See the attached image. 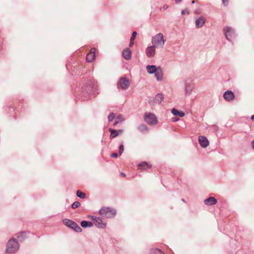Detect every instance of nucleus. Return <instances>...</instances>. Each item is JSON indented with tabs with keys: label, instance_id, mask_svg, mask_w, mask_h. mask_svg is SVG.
Listing matches in <instances>:
<instances>
[{
	"label": "nucleus",
	"instance_id": "35",
	"mask_svg": "<svg viewBox=\"0 0 254 254\" xmlns=\"http://www.w3.org/2000/svg\"><path fill=\"white\" fill-rule=\"evenodd\" d=\"M117 119L119 120V121H122V116H118Z\"/></svg>",
	"mask_w": 254,
	"mask_h": 254
},
{
	"label": "nucleus",
	"instance_id": "19",
	"mask_svg": "<svg viewBox=\"0 0 254 254\" xmlns=\"http://www.w3.org/2000/svg\"><path fill=\"white\" fill-rule=\"evenodd\" d=\"M172 114L176 116L182 117L184 116V113L182 111H179L175 109H173L172 110Z\"/></svg>",
	"mask_w": 254,
	"mask_h": 254
},
{
	"label": "nucleus",
	"instance_id": "26",
	"mask_svg": "<svg viewBox=\"0 0 254 254\" xmlns=\"http://www.w3.org/2000/svg\"><path fill=\"white\" fill-rule=\"evenodd\" d=\"M25 233H22L20 234H18V240L19 241H22L23 240V238L25 237Z\"/></svg>",
	"mask_w": 254,
	"mask_h": 254
},
{
	"label": "nucleus",
	"instance_id": "15",
	"mask_svg": "<svg viewBox=\"0 0 254 254\" xmlns=\"http://www.w3.org/2000/svg\"><path fill=\"white\" fill-rule=\"evenodd\" d=\"M146 69L148 72L149 73H153L158 69L155 65H148L146 67Z\"/></svg>",
	"mask_w": 254,
	"mask_h": 254
},
{
	"label": "nucleus",
	"instance_id": "40",
	"mask_svg": "<svg viewBox=\"0 0 254 254\" xmlns=\"http://www.w3.org/2000/svg\"><path fill=\"white\" fill-rule=\"evenodd\" d=\"M191 3H194V1H193H193H192Z\"/></svg>",
	"mask_w": 254,
	"mask_h": 254
},
{
	"label": "nucleus",
	"instance_id": "5",
	"mask_svg": "<svg viewBox=\"0 0 254 254\" xmlns=\"http://www.w3.org/2000/svg\"><path fill=\"white\" fill-rule=\"evenodd\" d=\"M64 224L72 228L77 232H80L82 231L81 228L75 222L69 219H64L63 220Z\"/></svg>",
	"mask_w": 254,
	"mask_h": 254
},
{
	"label": "nucleus",
	"instance_id": "1",
	"mask_svg": "<svg viewBox=\"0 0 254 254\" xmlns=\"http://www.w3.org/2000/svg\"><path fill=\"white\" fill-rule=\"evenodd\" d=\"M19 248L17 242L14 239H10L7 243L6 252L7 253H13L18 250Z\"/></svg>",
	"mask_w": 254,
	"mask_h": 254
},
{
	"label": "nucleus",
	"instance_id": "7",
	"mask_svg": "<svg viewBox=\"0 0 254 254\" xmlns=\"http://www.w3.org/2000/svg\"><path fill=\"white\" fill-rule=\"evenodd\" d=\"M96 51V49L93 48L91 49L90 52L87 54L86 56V60L88 62H92L94 60Z\"/></svg>",
	"mask_w": 254,
	"mask_h": 254
},
{
	"label": "nucleus",
	"instance_id": "27",
	"mask_svg": "<svg viewBox=\"0 0 254 254\" xmlns=\"http://www.w3.org/2000/svg\"><path fill=\"white\" fill-rule=\"evenodd\" d=\"M115 117L114 114L112 113L108 116V120L109 121H112Z\"/></svg>",
	"mask_w": 254,
	"mask_h": 254
},
{
	"label": "nucleus",
	"instance_id": "38",
	"mask_svg": "<svg viewBox=\"0 0 254 254\" xmlns=\"http://www.w3.org/2000/svg\"><path fill=\"white\" fill-rule=\"evenodd\" d=\"M253 147L254 148V140L252 142Z\"/></svg>",
	"mask_w": 254,
	"mask_h": 254
},
{
	"label": "nucleus",
	"instance_id": "9",
	"mask_svg": "<svg viewBox=\"0 0 254 254\" xmlns=\"http://www.w3.org/2000/svg\"><path fill=\"white\" fill-rule=\"evenodd\" d=\"M95 221V225L98 228H104L106 227V224L103 222L102 219L100 217H95L93 218Z\"/></svg>",
	"mask_w": 254,
	"mask_h": 254
},
{
	"label": "nucleus",
	"instance_id": "32",
	"mask_svg": "<svg viewBox=\"0 0 254 254\" xmlns=\"http://www.w3.org/2000/svg\"><path fill=\"white\" fill-rule=\"evenodd\" d=\"M2 41L0 40V50L2 49Z\"/></svg>",
	"mask_w": 254,
	"mask_h": 254
},
{
	"label": "nucleus",
	"instance_id": "24",
	"mask_svg": "<svg viewBox=\"0 0 254 254\" xmlns=\"http://www.w3.org/2000/svg\"><path fill=\"white\" fill-rule=\"evenodd\" d=\"M110 132H111V135H110L111 138H114L118 135V131L116 130L110 129Z\"/></svg>",
	"mask_w": 254,
	"mask_h": 254
},
{
	"label": "nucleus",
	"instance_id": "6",
	"mask_svg": "<svg viewBox=\"0 0 254 254\" xmlns=\"http://www.w3.org/2000/svg\"><path fill=\"white\" fill-rule=\"evenodd\" d=\"M224 32L226 36V38L228 40H231L235 36V33L230 27H225L224 29Z\"/></svg>",
	"mask_w": 254,
	"mask_h": 254
},
{
	"label": "nucleus",
	"instance_id": "37",
	"mask_svg": "<svg viewBox=\"0 0 254 254\" xmlns=\"http://www.w3.org/2000/svg\"><path fill=\"white\" fill-rule=\"evenodd\" d=\"M251 119L254 122V115L251 117Z\"/></svg>",
	"mask_w": 254,
	"mask_h": 254
},
{
	"label": "nucleus",
	"instance_id": "17",
	"mask_svg": "<svg viewBox=\"0 0 254 254\" xmlns=\"http://www.w3.org/2000/svg\"><path fill=\"white\" fill-rule=\"evenodd\" d=\"M204 18L203 17H201L196 21V26L197 27H200L204 24Z\"/></svg>",
	"mask_w": 254,
	"mask_h": 254
},
{
	"label": "nucleus",
	"instance_id": "31",
	"mask_svg": "<svg viewBox=\"0 0 254 254\" xmlns=\"http://www.w3.org/2000/svg\"><path fill=\"white\" fill-rule=\"evenodd\" d=\"M133 41L134 40H131V39L130 40L129 47H132L133 46Z\"/></svg>",
	"mask_w": 254,
	"mask_h": 254
},
{
	"label": "nucleus",
	"instance_id": "14",
	"mask_svg": "<svg viewBox=\"0 0 254 254\" xmlns=\"http://www.w3.org/2000/svg\"><path fill=\"white\" fill-rule=\"evenodd\" d=\"M155 50L154 46H150L146 49V55L148 57H152L154 55Z\"/></svg>",
	"mask_w": 254,
	"mask_h": 254
},
{
	"label": "nucleus",
	"instance_id": "28",
	"mask_svg": "<svg viewBox=\"0 0 254 254\" xmlns=\"http://www.w3.org/2000/svg\"><path fill=\"white\" fill-rule=\"evenodd\" d=\"M124 146L123 145H121L120 147H119V153L120 155H121L123 151H124Z\"/></svg>",
	"mask_w": 254,
	"mask_h": 254
},
{
	"label": "nucleus",
	"instance_id": "10",
	"mask_svg": "<svg viewBox=\"0 0 254 254\" xmlns=\"http://www.w3.org/2000/svg\"><path fill=\"white\" fill-rule=\"evenodd\" d=\"M198 141L201 146L203 148L206 147L209 144V142L205 136H200L198 138Z\"/></svg>",
	"mask_w": 254,
	"mask_h": 254
},
{
	"label": "nucleus",
	"instance_id": "3",
	"mask_svg": "<svg viewBox=\"0 0 254 254\" xmlns=\"http://www.w3.org/2000/svg\"><path fill=\"white\" fill-rule=\"evenodd\" d=\"M152 43L154 46L161 47L164 44V40L163 34L159 33L157 34L152 39Z\"/></svg>",
	"mask_w": 254,
	"mask_h": 254
},
{
	"label": "nucleus",
	"instance_id": "21",
	"mask_svg": "<svg viewBox=\"0 0 254 254\" xmlns=\"http://www.w3.org/2000/svg\"><path fill=\"white\" fill-rule=\"evenodd\" d=\"M152 254H165L164 252L158 249H153L151 250Z\"/></svg>",
	"mask_w": 254,
	"mask_h": 254
},
{
	"label": "nucleus",
	"instance_id": "8",
	"mask_svg": "<svg viewBox=\"0 0 254 254\" xmlns=\"http://www.w3.org/2000/svg\"><path fill=\"white\" fill-rule=\"evenodd\" d=\"M129 85V81L125 78H122L120 80L118 86L122 89L127 88Z\"/></svg>",
	"mask_w": 254,
	"mask_h": 254
},
{
	"label": "nucleus",
	"instance_id": "23",
	"mask_svg": "<svg viewBox=\"0 0 254 254\" xmlns=\"http://www.w3.org/2000/svg\"><path fill=\"white\" fill-rule=\"evenodd\" d=\"M163 99V96L161 94H157L155 98V101L157 102H161Z\"/></svg>",
	"mask_w": 254,
	"mask_h": 254
},
{
	"label": "nucleus",
	"instance_id": "29",
	"mask_svg": "<svg viewBox=\"0 0 254 254\" xmlns=\"http://www.w3.org/2000/svg\"><path fill=\"white\" fill-rule=\"evenodd\" d=\"M136 35H137L136 32L134 31L132 33V36H131L130 39H131V40H134L135 38L136 37Z\"/></svg>",
	"mask_w": 254,
	"mask_h": 254
},
{
	"label": "nucleus",
	"instance_id": "36",
	"mask_svg": "<svg viewBox=\"0 0 254 254\" xmlns=\"http://www.w3.org/2000/svg\"><path fill=\"white\" fill-rule=\"evenodd\" d=\"M121 175L122 176H123V177H125L126 176V174L124 173H121Z\"/></svg>",
	"mask_w": 254,
	"mask_h": 254
},
{
	"label": "nucleus",
	"instance_id": "25",
	"mask_svg": "<svg viewBox=\"0 0 254 254\" xmlns=\"http://www.w3.org/2000/svg\"><path fill=\"white\" fill-rule=\"evenodd\" d=\"M80 205V203L78 201H75L71 206L72 208L75 209L77 207H78Z\"/></svg>",
	"mask_w": 254,
	"mask_h": 254
},
{
	"label": "nucleus",
	"instance_id": "22",
	"mask_svg": "<svg viewBox=\"0 0 254 254\" xmlns=\"http://www.w3.org/2000/svg\"><path fill=\"white\" fill-rule=\"evenodd\" d=\"M76 195L78 197L81 198H85V193L84 192H82L80 190H78L76 191Z\"/></svg>",
	"mask_w": 254,
	"mask_h": 254
},
{
	"label": "nucleus",
	"instance_id": "34",
	"mask_svg": "<svg viewBox=\"0 0 254 254\" xmlns=\"http://www.w3.org/2000/svg\"><path fill=\"white\" fill-rule=\"evenodd\" d=\"M228 0H223V3L225 5L227 4Z\"/></svg>",
	"mask_w": 254,
	"mask_h": 254
},
{
	"label": "nucleus",
	"instance_id": "4",
	"mask_svg": "<svg viewBox=\"0 0 254 254\" xmlns=\"http://www.w3.org/2000/svg\"><path fill=\"white\" fill-rule=\"evenodd\" d=\"M145 121L150 125H154L157 123V119L155 115L150 113H146L144 115Z\"/></svg>",
	"mask_w": 254,
	"mask_h": 254
},
{
	"label": "nucleus",
	"instance_id": "30",
	"mask_svg": "<svg viewBox=\"0 0 254 254\" xmlns=\"http://www.w3.org/2000/svg\"><path fill=\"white\" fill-rule=\"evenodd\" d=\"M118 155L116 153H114L112 154L111 156L114 158H117L118 157Z\"/></svg>",
	"mask_w": 254,
	"mask_h": 254
},
{
	"label": "nucleus",
	"instance_id": "16",
	"mask_svg": "<svg viewBox=\"0 0 254 254\" xmlns=\"http://www.w3.org/2000/svg\"><path fill=\"white\" fill-rule=\"evenodd\" d=\"M155 76L157 80H161L162 78L163 73L162 70L159 67L158 69L155 72Z\"/></svg>",
	"mask_w": 254,
	"mask_h": 254
},
{
	"label": "nucleus",
	"instance_id": "18",
	"mask_svg": "<svg viewBox=\"0 0 254 254\" xmlns=\"http://www.w3.org/2000/svg\"><path fill=\"white\" fill-rule=\"evenodd\" d=\"M138 167H140L141 169L150 168L151 167V165L150 163L143 162L139 164L138 165Z\"/></svg>",
	"mask_w": 254,
	"mask_h": 254
},
{
	"label": "nucleus",
	"instance_id": "12",
	"mask_svg": "<svg viewBox=\"0 0 254 254\" xmlns=\"http://www.w3.org/2000/svg\"><path fill=\"white\" fill-rule=\"evenodd\" d=\"M123 56L126 60H129L131 56V52L128 48L125 49L123 52Z\"/></svg>",
	"mask_w": 254,
	"mask_h": 254
},
{
	"label": "nucleus",
	"instance_id": "2",
	"mask_svg": "<svg viewBox=\"0 0 254 254\" xmlns=\"http://www.w3.org/2000/svg\"><path fill=\"white\" fill-rule=\"evenodd\" d=\"M99 213L102 216L110 218L115 215L116 211L109 207H103L100 210Z\"/></svg>",
	"mask_w": 254,
	"mask_h": 254
},
{
	"label": "nucleus",
	"instance_id": "11",
	"mask_svg": "<svg viewBox=\"0 0 254 254\" xmlns=\"http://www.w3.org/2000/svg\"><path fill=\"white\" fill-rule=\"evenodd\" d=\"M224 98L227 101L232 100L234 98V93L230 91H227L224 94Z\"/></svg>",
	"mask_w": 254,
	"mask_h": 254
},
{
	"label": "nucleus",
	"instance_id": "13",
	"mask_svg": "<svg viewBox=\"0 0 254 254\" xmlns=\"http://www.w3.org/2000/svg\"><path fill=\"white\" fill-rule=\"evenodd\" d=\"M217 202V200L214 197H209L204 200V203L207 205L215 204Z\"/></svg>",
	"mask_w": 254,
	"mask_h": 254
},
{
	"label": "nucleus",
	"instance_id": "33",
	"mask_svg": "<svg viewBox=\"0 0 254 254\" xmlns=\"http://www.w3.org/2000/svg\"><path fill=\"white\" fill-rule=\"evenodd\" d=\"M186 13L189 14V12L188 11H187V10H183L182 11V14H185Z\"/></svg>",
	"mask_w": 254,
	"mask_h": 254
},
{
	"label": "nucleus",
	"instance_id": "20",
	"mask_svg": "<svg viewBox=\"0 0 254 254\" xmlns=\"http://www.w3.org/2000/svg\"><path fill=\"white\" fill-rule=\"evenodd\" d=\"M81 226L83 228L91 227L93 226V223L91 222H88L86 221H82L81 222Z\"/></svg>",
	"mask_w": 254,
	"mask_h": 254
},
{
	"label": "nucleus",
	"instance_id": "39",
	"mask_svg": "<svg viewBox=\"0 0 254 254\" xmlns=\"http://www.w3.org/2000/svg\"><path fill=\"white\" fill-rule=\"evenodd\" d=\"M177 2H180L181 1V0H176Z\"/></svg>",
	"mask_w": 254,
	"mask_h": 254
}]
</instances>
